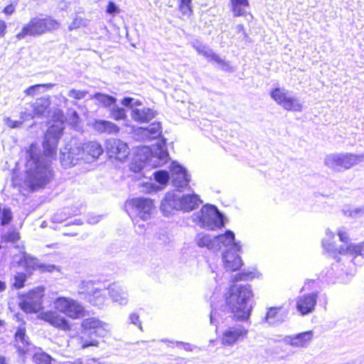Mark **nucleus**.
<instances>
[{"label":"nucleus","instance_id":"1","mask_svg":"<svg viewBox=\"0 0 364 364\" xmlns=\"http://www.w3.org/2000/svg\"><path fill=\"white\" fill-rule=\"evenodd\" d=\"M63 129L62 122H58L48 127L43 143L46 157L41 156L33 145L27 151L26 183L32 190L45 186L52 179L53 171L50 168V160L47 157L52 158L56 155L57 146Z\"/></svg>","mask_w":364,"mask_h":364},{"label":"nucleus","instance_id":"2","mask_svg":"<svg viewBox=\"0 0 364 364\" xmlns=\"http://www.w3.org/2000/svg\"><path fill=\"white\" fill-rule=\"evenodd\" d=\"M103 153L101 144L97 141H88L82 144L76 139H72L60 150V162L65 168L75 166L79 161L90 163Z\"/></svg>","mask_w":364,"mask_h":364},{"label":"nucleus","instance_id":"3","mask_svg":"<svg viewBox=\"0 0 364 364\" xmlns=\"http://www.w3.org/2000/svg\"><path fill=\"white\" fill-rule=\"evenodd\" d=\"M254 294L249 284L232 285L227 293L226 304L237 320L249 318L252 305L250 303Z\"/></svg>","mask_w":364,"mask_h":364},{"label":"nucleus","instance_id":"4","mask_svg":"<svg viewBox=\"0 0 364 364\" xmlns=\"http://www.w3.org/2000/svg\"><path fill=\"white\" fill-rule=\"evenodd\" d=\"M169 159L166 146V139L158 140L151 147L143 146L139 149L130 165L131 171L140 172L146 165L161 166Z\"/></svg>","mask_w":364,"mask_h":364},{"label":"nucleus","instance_id":"5","mask_svg":"<svg viewBox=\"0 0 364 364\" xmlns=\"http://www.w3.org/2000/svg\"><path fill=\"white\" fill-rule=\"evenodd\" d=\"M60 26L58 21L50 16L39 15L31 18L30 21L25 24L21 31L16 36L17 40L21 41L26 36H39L46 33L57 30Z\"/></svg>","mask_w":364,"mask_h":364},{"label":"nucleus","instance_id":"6","mask_svg":"<svg viewBox=\"0 0 364 364\" xmlns=\"http://www.w3.org/2000/svg\"><path fill=\"white\" fill-rule=\"evenodd\" d=\"M81 327L82 330L79 343L82 348H86L90 346H98L99 342L93 338V335L103 337L108 331L109 325L97 318H88L82 321Z\"/></svg>","mask_w":364,"mask_h":364},{"label":"nucleus","instance_id":"7","mask_svg":"<svg viewBox=\"0 0 364 364\" xmlns=\"http://www.w3.org/2000/svg\"><path fill=\"white\" fill-rule=\"evenodd\" d=\"M193 220L204 228L215 230L224 225L223 215L212 205H205L200 212L193 215Z\"/></svg>","mask_w":364,"mask_h":364},{"label":"nucleus","instance_id":"8","mask_svg":"<svg viewBox=\"0 0 364 364\" xmlns=\"http://www.w3.org/2000/svg\"><path fill=\"white\" fill-rule=\"evenodd\" d=\"M364 160V154L351 153L331 154L326 156L324 164L329 168L341 171L349 169Z\"/></svg>","mask_w":364,"mask_h":364},{"label":"nucleus","instance_id":"9","mask_svg":"<svg viewBox=\"0 0 364 364\" xmlns=\"http://www.w3.org/2000/svg\"><path fill=\"white\" fill-rule=\"evenodd\" d=\"M53 307L58 312L72 319H79L85 316L84 306L70 297L59 296L53 301Z\"/></svg>","mask_w":364,"mask_h":364},{"label":"nucleus","instance_id":"10","mask_svg":"<svg viewBox=\"0 0 364 364\" xmlns=\"http://www.w3.org/2000/svg\"><path fill=\"white\" fill-rule=\"evenodd\" d=\"M127 212L130 217L139 218L142 220L150 218L154 208V202L147 198H136L126 203Z\"/></svg>","mask_w":364,"mask_h":364},{"label":"nucleus","instance_id":"11","mask_svg":"<svg viewBox=\"0 0 364 364\" xmlns=\"http://www.w3.org/2000/svg\"><path fill=\"white\" fill-rule=\"evenodd\" d=\"M271 97L284 109L288 111L301 112L302 105L291 92L285 89L275 88L271 92Z\"/></svg>","mask_w":364,"mask_h":364},{"label":"nucleus","instance_id":"12","mask_svg":"<svg viewBox=\"0 0 364 364\" xmlns=\"http://www.w3.org/2000/svg\"><path fill=\"white\" fill-rule=\"evenodd\" d=\"M248 334L247 328L242 324H235L225 328L221 336V343L225 346H232L244 341Z\"/></svg>","mask_w":364,"mask_h":364},{"label":"nucleus","instance_id":"13","mask_svg":"<svg viewBox=\"0 0 364 364\" xmlns=\"http://www.w3.org/2000/svg\"><path fill=\"white\" fill-rule=\"evenodd\" d=\"M50 105V100L48 97H42L29 105L30 109L26 108L25 112H21V118L28 120L34 117H43L48 112Z\"/></svg>","mask_w":364,"mask_h":364},{"label":"nucleus","instance_id":"14","mask_svg":"<svg viewBox=\"0 0 364 364\" xmlns=\"http://www.w3.org/2000/svg\"><path fill=\"white\" fill-rule=\"evenodd\" d=\"M241 246L239 243L232 244L230 249H226L223 253V262L225 269L228 272L237 270L242 265V259L239 256Z\"/></svg>","mask_w":364,"mask_h":364},{"label":"nucleus","instance_id":"15","mask_svg":"<svg viewBox=\"0 0 364 364\" xmlns=\"http://www.w3.org/2000/svg\"><path fill=\"white\" fill-rule=\"evenodd\" d=\"M105 147L110 157L120 161H124L129 154L127 143L118 139L111 138L107 139L105 142Z\"/></svg>","mask_w":364,"mask_h":364},{"label":"nucleus","instance_id":"16","mask_svg":"<svg viewBox=\"0 0 364 364\" xmlns=\"http://www.w3.org/2000/svg\"><path fill=\"white\" fill-rule=\"evenodd\" d=\"M40 318L58 329L64 331L71 329L69 321L65 316L60 315L58 311H43L40 314Z\"/></svg>","mask_w":364,"mask_h":364},{"label":"nucleus","instance_id":"17","mask_svg":"<svg viewBox=\"0 0 364 364\" xmlns=\"http://www.w3.org/2000/svg\"><path fill=\"white\" fill-rule=\"evenodd\" d=\"M170 170L171 172V181L175 188L180 189L188 186L191 178L183 166L176 162H172Z\"/></svg>","mask_w":364,"mask_h":364},{"label":"nucleus","instance_id":"18","mask_svg":"<svg viewBox=\"0 0 364 364\" xmlns=\"http://www.w3.org/2000/svg\"><path fill=\"white\" fill-rule=\"evenodd\" d=\"M181 194L174 191L168 192L161 203V210L164 215H168L173 210H181Z\"/></svg>","mask_w":364,"mask_h":364},{"label":"nucleus","instance_id":"19","mask_svg":"<svg viewBox=\"0 0 364 364\" xmlns=\"http://www.w3.org/2000/svg\"><path fill=\"white\" fill-rule=\"evenodd\" d=\"M314 332L304 331L295 335L287 336L283 338L284 342L294 348H306L312 341Z\"/></svg>","mask_w":364,"mask_h":364},{"label":"nucleus","instance_id":"20","mask_svg":"<svg viewBox=\"0 0 364 364\" xmlns=\"http://www.w3.org/2000/svg\"><path fill=\"white\" fill-rule=\"evenodd\" d=\"M316 293L305 294L296 298V309L302 315L311 313L317 302Z\"/></svg>","mask_w":364,"mask_h":364},{"label":"nucleus","instance_id":"21","mask_svg":"<svg viewBox=\"0 0 364 364\" xmlns=\"http://www.w3.org/2000/svg\"><path fill=\"white\" fill-rule=\"evenodd\" d=\"M161 133L162 127L159 122H154L148 127H139L135 130L136 137L142 141L156 139L161 135Z\"/></svg>","mask_w":364,"mask_h":364},{"label":"nucleus","instance_id":"22","mask_svg":"<svg viewBox=\"0 0 364 364\" xmlns=\"http://www.w3.org/2000/svg\"><path fill=\"white\" fill-rule=\"evenodd\" d=\"M193 47L200 54L205 57L209 61H214L220 65L221 68L228 70L230 65L228 63L225 62L223 59L220 58L215 54L212 49L209 48L203 43L197 41L193 43Z\"/></svg>","mask_w":364,"mask_h":364},{"label":"nucleus","instance_id":"23","mask_svg":"<svg viewBox=\"0 0 364 364\" xmlns=\"http://www.w3.org/2000/svg\"><path fill=\"white\" fill-rule=\"evenodd\" d=\"M21 263L23 266H25L27 272L38 269L42 272H51L55 268V266L53 264H46L40 263L37 258L33 257L31 255L26 253L23 254V257L21 259Z\"/></svg>","mask_w":364,"mask_h":364},{"label":"nucleus","instance_id":"24","mask_svg":"<svg viewBox=\"0 0 364 364\" xmlns=\"http://www.w3.org/2000/svg\"><path fill=\"white\" fill-rule=\"evenodd\" d=\"M15 346L20 355L28 353L33 348L28 337L26 335L25 328H18L15 333Z\"/></svg>","mask_w":364,"mask_h":364},{"label":"nucleus","instance_id":"25","mask_svg":"<svg viewBox=\"0 0 364 364\" xmlns=\"http://www.w3.org/2000/svg\"><path fill=\"white\" fill-rule=\"evenodd\" d=\"M108 293L114 302L125 305L128 302V293L122 287L112 284L108 287Z\"/></svg>","mask_w":364,"mask_h":364},{"label":"nucleus","instance_id":"26","mask_svg":"<svg viewBox=\"0 0 364 364\" xmlns=\"http://www.w3.org/2000/svg\"><path fill=\"white\" fill-rule=\"evenodd\" d=\"M181 206H182L181 210L184 212H190L202 203L199 196L195 193L181 195Z\"/></svg>","mask_w":364,"mask_h":364},{"label":"nucleus","instance_id":"27","mask_svg":"<svg viewBox=\"0 0 364 364\" xmlns=\"http://www.w3.org/2000/svg\"><path fill=\"white\" fill-rule=\"evenodd\" d=\"M156 114L155 110L148 107L133 109V112L131 114L132 118L135 122L140 123L149 122L155 117Z\"/></svg>","mask_w":364,"mask_h":364},{"label":"nucleus","instance_id":"28","mask_svg":"<svg viewBox=\"0 0 364 364\" xmlns=\"http://www.w3.org/2000/svg\"><path fill=\"white\" fill-rule=\"evenodd\" d=\"M93 128L100 133L117 134L119 131V127L114 123L102 119L95 120Z\"/></svg>","mask_w":364,"mask_h":364},{"label":"nucleus","instance_id":"29","mask_svg":"<svg viewBox=\"0 0 364 364\" xmlns=\"http://www.w3.org/2000/svg\"><path fill=\"white\" fill-rule=\"evenodd\" d=\"M216 250L224 246L227 249H230L232 244L237 243L235 241V234L231 230H227L224 235L215 236Z\"/></svg>","mask_w":364,"mask_h":364},{"label":"nucleus","instance_id":"30","mask_svg":"<svg viewBox=\"0 0 364 364\" xmlns=\"http://www.w3.org/2000/svg\"><path fill=\"white\" fill-rule=\"evenodd\" d=\"M281 307H271L268 309L265 321L271 325H275L283 322L286 315L281 313Z\"/></svg>","mask_w":364,"mask_h":364},{"label":"nucleus","instance_id":"31","mask_svg":"<svg viewBox=\"0 0 364 364\" xmlns=\"http://www.w3.org/2000/svg\"><path fill=\"white\" fill-rule=\"evenodd\" d=\"M341 255H350L352 256H364V242L358 244H350L346 247L341 246L338 250Z\"/></svg>","mask_w":364,"mask_h":364},{"label":"nucleus","instance_id":"32","mask_svg":"<svg viewBox=\"0 0 364 364\" xmlns=\"http://www.w3.org/2000/svg\"><path fill=\"white\" fill-rule=\"evenodd\" d=\"M107 293L106 289L97 287L92 294L85 296V299H87L92 305L100 307L106 301Z\"/></svg>","mask_w":364,"mask_h":364},{"label":"nucleus","instance_id":"33","mask_svg":"<svg viewBox=\"0 0 364 364\" xmlns=\"http://www.w3.org/2000/svg\"><path fill=\"white\" fill-rule=\"evenodd\" d=\"M196 241L200 247H207L208 250H216L215 236L212 237L210 235L199 233L197 235Z\"/></svg>","mask_w":364,"mask_h":364},{"label":"nucleus","instance_id":"34","mask_svg":"<svg viewBox=\"0 0 364 364\" xmlns=\"http://www.w3.org/2000/svg\"><path fill=\"white\" fill-rule=\"evenodd\" d=\"M232 10L235 16H244L247 14V8L249 7L248 0H230Z\"/></svg>","mask_w":364,"mask_h":364},{"label":"nucleus","instance_id":"35","mask_svg":"<svg viewBox=\"0 0 364 364\" xmlns=\"http://www.w3.org/2000/svg\"><path fill=\"white\" fill-rule=\"evenodd\" d=\"M96 285L97 284L91 280L82 281L79 285L78 294L85 299V296H90L95 291L98 287Z\"/></svg>","mask_w":364,"mask_h":364},{"label":"nucleus","instance_id":"36","mask_svg":"<svg viewBox=\"0 0 364 364\" xmlns=\"http://www.w3.org/2000/svg\"><path fill=\"white\" fill-rule=\"evenodd\" d=\"M36 299H38V298ZM19 306L21 309L27 314L36 313L41 309L39 307L38 300L33 302L28 301L22 296L20 298Z\"/></svg>","mask_w":364,"mask_h":364},{"label":"nucleus","instance_id":"37","mask_svg":"<svg viewBox=\"0 0 364 364\" xmlns=\"http://www.w3.org/2000/svg\"><path fill=\"white\" fill-rule=\"evenodd\" d=\"M36 299H38V298ZM19 306L21 309L27 314L36 313L41 309L39 307L38 300L33 302L28 301L22 296L20 298Z\"/></svg>","mask_w":364,"mask_h":364},{"label":"nucleus","instance_id":"38","mask_svg":"<svg viewBox=\"0 0 364 364\" xmlns=\"http://www.w3.org/2000/svg\"><path fill=\"white\" fill-rule=\"evenodd\" d=\"M55 85L53 83L38 84L28 87L26 90H25L24 93L27 96L33 97L40 93L44 92L46 90H50Z\"/></svg>","mask_w":364,"mask_h":364},{"label":"nucleus","instance_id":"39","mask_svg":"<svg viewBox=\"0 0 364 364\" xmlns=\"http://www.w3.org/2000/svg\"><path fill=\"white\" fill-rule=\"evenodd\" d=\"M44 294V288L43 287H38L31 291H30L26 296H22V297L25 298L28 301H34L37 300L38 303H39V307L41 308L42 304V298Z\"/></svg>","mask_w":364,"mask_h":364},{"label":"nucleus","instance_id":"40","mask_svg":"<svg viewBox=\"0 0 364 364\" xmlns=\"http://www.w3.org/2000/svg\"><path fill=\"white\" fill-rule=\"evenodd\" d=\"M92 98L95 99L105 107H111L117 101L115 97L100 92L95 93Z\"/></svg>","mask_w":364,"mask_h":364},{"label":"nucleus","instance_id":"41","mask_svg":"<svg viewBox=\"0 0 364 364\" xmlns=\"http://www.w3.org/2000/svg\"><path fill=\"white\" fill-rule=\"evenodd\" d=\"M90 23V20L87 18H83L80 16L75 15L72 22L70 23L68 26L69 31L75 30L77 28H80L82 27H87Z\"/></svg>","mask_w":364,"mask_h":364},{"label":"nucleus","instance_id":"42","mask_svg":"<svg viewBox=\"0 0 364 364\" xmlns=\"http://www.w3.org/2000/svg\"><path fill=\"white\" fill-rule=\"evenodd\" d=\"M33 360L36 364H50L52 361H55L48 354L41 350L34 353Z\"/></svg>","mask_w":364,"mask_h":364},{"label":"nucleus","instance_id":"43","mask_svg":"<svg viewBox=\"0 0 364 364\" xmlns=\"http://www.w3.org/2000/svg\"><path fill=\"white\" fill-rule=\"evenodd\" d=\"M110 117L117 121L125 119L127 117L126 111L124 108L119 107L114 104L110 108Z\"/></svg>","mask_w":364,"mask_h":364},{"label":"nucleus","instance_id":"44","mask_svg":"<svg viewBox=\"0 0 364 364\" xmlns=\"http://www.w3.org/2000/svg\"><path fill=\"white\" fill-rule=\"evenodd\" d=\"M257 273L253 271H245L244 270L241 273H237L232 276L231 281L232 282H237L239 281H247L252 279L256 277Z\"/></svg>","mask_w":364,"mask_h":364},{"label":"nucleus","instance_id":"45","mask_svg":"<svg viewBox=\"0 0 364 364\" xmlns=\"http://www.w3.org/2000/svg\"><path fill=\"white\" fill-rule=\"evenodd\" d=\"M192 0H178V9L184 16H190L193 11L191 9Z\"/></svg>","mask_w":364,"mask_h":364},{"label":"nucleus","instance_id":"46","mask_svg":"<svg viewBox=\"0 0 364 364\" xmlns=\"http://www.w3.org/2000/svg\"><path fill=\"white\" fill-rule=\"evenodd\" d=\"M334 237L333 233L329 230H326V236L323 240V246L328 252H333L337 250L335 245L331 242V240Z\"/></svg>","mask_w":364,"mask_h":364},{"label":"nucleus","instance_id":"47","mask_svg":"<svg viewBox=\"0 0 364 364\" xmlns=\"http://www.w3.org/2000/svg\"><path fill=\"white\" fill-rule=\"evenodd\" d=\"M26 280V275L22 272L16 273L14 277L13 287L16 289L23 287Z\"/></svg>","mask_w":364,"mask_h":364},{"label":"nucleus","instance_id":"48","mask_svg":"<svg viewBox=\"0 0 364 364\" xmlns=\"http://www.w3.org/2000/svg\"><path fill=\"white\" fill-rule=\"evenodd\" d=\"M122 104L127 107H129L132 109V112H133V109H138L137 106H141L142 102L136 99L126 97L122 100Z\"/></svg>","mask_w":364,"mask_h":364},{"label":"nucleus","instance_id":"49","mask_svg":"<svg viewBox=\"0 0 364 364\" xmlns=\"http://www.w3.org/2000/svg\"><path fill=\"white\" fill-rule=\"evenodd\" d=\"M343 213L346 216L352 217V218H359L360 216L364 215V206L356 208L354 209L347 208L343 209Z\"/></svg>","mask_w":364,"mask_h":364},{"label":"nucleus","instance_id":"50","mask_svg":"<svg viewBox=\"0 0 364 364\" xmlns=\"http://www.w3.org/2000/svg\"><path fill=\"white\" fill-rule=\"evenodd\" d=\"M154 175L155 180L161 184H166L170 178L168 173L166 171H156Z\"/></svg>","mask_w":364,"mask_h":364},{"label":"nucleus","instance_id":"51","mask_svg":"<svg viewBox=\"0 0 364 364\" xmlns=\"http://www.w3.org/2000/svg\"><path fill=\"white\" fill-rule=\"evenodd\" d=\"M87 91L71 89L68 92V96L75 100H82L86 97Z\"/></svg>","mask_w":364,"mask_h":364},{"label":"nucleus","instance_id":"52","mask_svg":"<svg viewBox=\"0 0 364 364\" xmlns=\"http://www.w3.org/2000/svg\"><path fill=\"white\" fill-rule=\"evenodd\" d=\"M3 238L6 242H14L20 238L19 233L15 230H9L7 232H6Z\"/></svg>","mask_w":364,"mask_h":364},{"label":"nucleus","instance_id":"53","mask_svg":"<svg viewBox=\"0 0 364 364\" xmlns=\"http://www.w3.org/2000/svg\"><path fill=\"white\" fill-rule=\"evenodd\" d=\"M12 220V213L9 208H4L1 213V225L9 224Z\"/></svg>","mask_w":364,"mask_h":364},{"label":"nucleus","instance_id":"54","mask_svg":"<svg viewBox=\"0 0 364 364\" xmlns=\"http://www.w3.org/2000/svg\"><path fill=\"white\" fill-rule=\"evenodd\" d=\"M24 121L25 120H23L21 117L20 120H13L10 117H5L4 119V123L11 129L20 127Z\"/></svg>","mask_w":364,"mask_h":364},{"label":"nucleus","instance_id":"55","mask_svg":"<svg viewBox=\"0 0 364 364\" xmlns=\"http://www.w3.org/2000/svg\"><path fill=\"white\" fill-rule=\"evenodd\" d=\"M66 219V215L62 211L55 213L51 217V221L55 223H60L65 221Z\"/></svg>","mask_w":364,"mask_h":364},{"label":"nucleus","instance_id":"56","mask_svg":"<svg viewBox=\"0 0 364 364\" xmlns=\"http://www.w3.org/2000/svg\"><path fill=\"white\" fill-rule=\"evenodd\" d=\"M338 235L341 242L347 243L349 240V236L344 228H340L338 231Z\"/></svg>","mask_w":364,"mask_h":364},{"label":"nucleus","instance_id":"57","mask_svg":"<svg viewBox=\"0 0 364 364\" xmlns=\"http://www.w3.org/2000/svg\"><path fill=\"white\" fill-rule=\"evenodd\" d=\"M139 316L136 313H132L129 315V321L132 323L136 325L141 331H142V326L139 320Z\"/></svg>","mask_w":364,"mask_h":364},{"label":"nucleus","instance_id":"58","mask_svg":"<svg viewBox=\"0 0 364 364\" xmlns=\"http://www.w3.org/2000/svg\"><path fill=\"white\" fill-rule=\"evenodd\" d=\"M119 11V8L116 6V4L112 2L109 1L107 7V12L110 14H113L115 13H118Z\"/></svg>","mask_w":364,"mask_h":364},{"label":"nucleus","instance_id":"59","mask_svg":"<svg viewBox=\"0 0 364 364\" xmlns=\"http://www.w3.org/2000/svg\"><path fill=\"white\" fill-rule=\"evenodd\" d=\"M236 31L238 34H241L240 37H242L244 39L247 38L246 33L245 32L244 26L242 24H238L236 26Z\"/></svg>","mask_w":364,"mask_h":364},{"label":"nucleus","instance_id":"60","mask_svg":"<svg viewBox=\"0 0 364 364\" xmlns=\"http://www.w3.org/2000/svg\"><path fill=\"white\" fill-rule=\"evenodd\" d=\"M15 11V6L13 4H9L6 6L3 12L6 15H11Z\"/></svg>","mask_w":364,"mask_h":364},{"label":"nucleus","instance_id":"61","mask_svg":"<svg viewBox=\"0 0 364 364\" xmlns=\"http://www.w3.org/2000/svg\"><path fill=\"white\" fill-rule=\"evenodd\" d=\"M6 28V23L5 21L0 20V38L3 37L5 34Z\"/></svg>","mask_w":364,"mask_h":364},{"label":"nucleus","instance_id":"62","mask_svg":"<svg viewBox=\"0 0 364 364\" xmlns=\"http://www.w3.org/2000/svg\"><path fill=\"white\" fill-rule=\"evenodd\" d=\"M210 321L211 324H215L217 321V312L212 311L210 316Z\"/></svg>","mask_w":364,"mask_h":364},{"label":"nucleus","instance_id":"63","mask_svg":"<svg viewBox=\"0 0 364 364\" xmlns=\"http://www.w3.org/2000/svg\"><path fill=\"white\" fill-rule=\"evenodd\" d=\"M100 216L90 217V218H88L87 222L90 224H95L100 220Z\"/></svg>","mask_w":364,"mask_h":364},{"label":"nucleus","instance_id":"64","mask_svg":"<svg viewBox=\"0 0 364 364\" xmlns=\"http://www.w3.org/2000/svg\"><path fill=\"white\" fill-rule=\"evenodd\" d=\"M176 343H177V345L183 346L186 350H192L191 345L188 343H185L183 342H177Z\"/></svg>","mask_w":364,"mask_h":364}]
</instances>
